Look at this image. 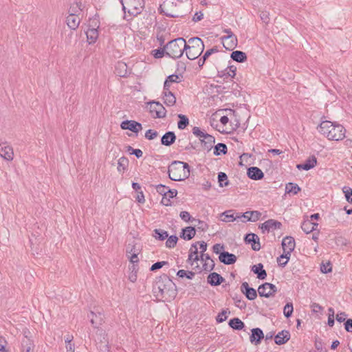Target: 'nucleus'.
Segmentation results:
<instances>
[{
  "instance_id": "f257e3e1",
  "label": "nucleus",
  "mask_w": 352,
  "mask_h": 352,
  "mask_svg": "<svg viewBox=\"0 0 352 352\" xmlns=\"http://www.w3.org/2000/svg\"><path fill=\"white\" fill-rule=\"evenodd\" d=\"M153 291L156 298L162 301L170 302L177 296L176 285L166 274L157 278Z\"/></svg>"
},
{
  "instance_id": "f03ea898",
  "label": "nucleus",
  "mask_w": 352,
  "mask_h": 352,
  "mask_svg": "<svg viewBox=\"0 0 352 352\" xmlns=\"http://www.w3.org/2000/svg\"><path fill=\"white\" fill-rule=\"evenodd\" d=\"M318 131L329 140L339 141L345 138L346 129L337 122L322 121L319 125Z\"/></svg>"
},
{
  "instance_id": "7ed1b4c3",
  "label": "nucleus",
  "mask_w": 352,
  "mask_h": 352,
  "mask_svg": "<svg viewBox=\"0 0 352 352\" xmlns=\"http://www.w3.org/2000/svg\"><path fill=\"white\" fill-rule=\"evenodd\" d=\"M169 178L173 181H182L189 177V165L181 161H173L168 166Z\"/></svg>"
},
{
  "instance_id": "20e7f679",
  "label": "nucleus",
  "mask_w": 352,
  "mask_h": 352,
  "mask_svg": "<svg viewBox=\"0 0 352 352\" xmlns=\"http://www.w3.org/2000/svg\"><path fill=\"white\" fill-rule=\"evenodd\" d=\"M120 1L124 12V19L126 21L131 19L128 16H135L141 14L144 7V0H120Z\"/></svg>"
},
{
  "instance_id": "39448f33",
  "label": "nucleus",
  "mask_w": 352,
  "mask_h": 352,
  "mask_svg": "<svg viewBox=\"0 0 352 352\" xmlns=\"http://www.w3.org/2000/svg\"><path fill=\"white\" fill-rule=\"evenodd\" d=\"M187 47V43L183 38H177L169 41L166 45V56L173 58H180Z\"/></svg>"
},
{
  "instance_id": "423d86ee",
  "label": "nucleus",
  "mask_w": 352,
  "mask_h": 352,
  "mask_svg": "<svg viewBox=\"0 0 352 352\" xmlns=\"http://www.w3.org/2000/svg\"><path fill=\"white\" fill-rule=\"evenodd\" d=\"M84 6L81 0L76 1L69 10V15L65 22H80L82 19V10Z\"/></svg>"
},
{
  "instance_id": "0eeeda50",
  "label": "nucleus",
  "mask_w": 352,
  "mask_h": 352,
  "mask_svg": "<svg viewBox=\"0 0 352 352\" xmlns=\"http://www.w3.org/2000/svg\"><path fill=\"white\" fill-rule=\"evenodd\" d=\"M147 108L152 117L163 118L166 117V110L159 102L151 101L147 103Z\"/></svg>"
},
{
  "instance_id": "6e6552de",
  "label": "nucleus",
  "mask_w": 352,
  "mask_h": 352,
  "mask_svg": "<svg viewBox=\"0 0 352 352\" xmlns=\"http://www.w3.org/2000/svg\"><path fill=\"white\" fill-rule=\"evenodd\" d=\"M258 292L260 296L269 298L274 296L277 292V287L272 283H265L258 287Z\"/></svg>"
},
{
  "instance_id": "1a4fd4ad",
  "label": "nucleus",
  "mask_w": 352,
  "mask_h": 352,
  "mask_svg": "<svg viewBox=\"0 0 352 352\" xmlns=\"http://www.w3.org/2000/svg\"><path fill=\"white\" fill-rule=\"evenodd\" d=\"M88 318H90V322L95 328H99L104 322V316L102 313L99 311H91L89 314H88Z\"/></svg>"
},
{
  "instance_id": "9d476101",
  "label": "nucleus",
  "mask_w": 352,
  "mask_h": 352,
  "mask_svg": "<svg viewBox=\"0 0 352 352\" xmlns=\"http://www.w3.org/2000/svg\"><path fill=\"white\" fill-rule=\"evenodd\" d=\"M221 40L223 47L228 50H232L237 44V38L234 34L223 36Z\"/></svg>"
},
{
  "instance_id": "9b49d317",
  "label": "nucleus",
  "mask_w": 352,
  "mask_h": 352,
  "mask_svg": "<svg viewBox=\"0 0 352 352\" xmlns=\"http://www.w3.org/2000/svg\"><path fill=\"white\" fill-rule=\"evenodd\" d=\"M246 243H250L254 251H258L261 249V244L258 236L254 233L247 234L244 238Z\"/></svg>"
},
{
  "instance_id": "f8f14e48",
  "label": "nucleus",
  "mask_w": 352,
  "mask_h": 352,
  "mask_svg": "<svg viewBox=\"0 0 352 352\" xmlns=\"http://www.w3.org/2000/svg\"><path fill=\"white\" fill-rule=\"evenodd\" d=\"M241 291L248 300H253L257 296L256 289H254L252 287H250L247 282H243L241 284Z\"/></svg>"
},
{
  "instance_id": "ddd939ff",
  "label": "nucleus",
  "mask_w": 352,
  "mask_h": 352,
  "mask_svg": "<svg viewBox=\"0 0 352 352\" xmlns=\"http://www.w3.org/2000/svg\"><path fill=\"white\" fill-rule=\"evenodd\" d=\"M122 129H128L134 133H138L142 130V124L134 120H124L120 125Z\"/></svg>"
},
{
  "instance_id": "4468645a",
  "label": "nucleus",
  "mask_w": 352,
  "mask_h": 352,
  "mask_svg": "<svg viewBox=\"0 0 352 352\" xmlns=\"http://www.w3.org/2000/svg\"><path fill=\"white\" fill-rule=\"evenodd\" d=\"M0 155L8 161L12 160L14 157L12 148L6 143L0 144Z\"/></svg>"
},
{
  "instance_id": "2eb2a0df",
  "label": "nucleus",
  "mask_w": 352,
  "mask_h": 352,
  "mask_svg": "<svg viewBox=\"0 0 352 352\" xmlns=\"http://www.w3.org/2000/svg\"><path fill=\"white\" fill-rule=\"evenodd\" d=\"M281 226L282 224L280 221L274 219H269L261 225V228L263 232H265V231L270 232V230L280 229Z\"/></svg>"
},
{
  "instance_id": "dca6fc26",
  "label": "nucleus",
  "mask_w": 352,
  "mask_h": 352,
  "mask_svg": "<svg viewBox=\"0 0 352 352\" xmlns=\"http://www.w3.org/2000/svg\"><path fill=\"white\" fill-rule=\"evenodd\" d=\"M96 24L97 23H95V25L93 26L89 25L88 29L85 31L87 41L89 44L94 43L98 38V28L99 27H96Z\"/></svg>"
},
{
  "instance_id": "f3484780",
  "label": "nucleus",
  "mask_w": 352,
  "mask_h": 352,
  "mask_svg": "<svg viewBox=\"0 0 352 352\" xmlns=\"http://www.w3.org/2000/svg\"><path fill=\"white\" fill-rule=\"evenodd\" d=\"M220 262L226 265H232L236 261V256L228 252H222L219 256Z\"/></svg>"
},
{
  "instance_id": "a211bd4d",
  "label": "nucleus",
  "mask_w": 352,
  "mask_h": 352,
  "mask_svg": "<svg viewBox=\"0 0 352 352\" xmlns=\"http://www.w3.org/2000/svg\"><path fill=\"white\" fill-rule=\"evenodd\" d=\"M263 338V332L260 328H254L252 329L250 340L252 344L255 345L260 344Z\"/></svg>"
},
{
  "instance_id": "6ab92c4d",
  "label": "nucleus",
  "mask_w": 352,
  "mask_h": 352,
  "mask_svg": "<svg viewBox=\"0 0 352 352\" xmlns=\"http://www.w3.org/2000/svg\"><path fill=\"white\" fill-rule=\"evenodd\" d=\"M317 164L316 157L314 155L309 157L302 164H297L296 168L299 170H309L313 168Z\"/></svg>"
},
{
  "instance_id": "aec40b11",
  "label": "nucleus",
  "mask_w": 352,
  "mask_h": 352,
  "mask_svg": "<svg viewBox=\"0 0 352 352\" xmlns=\"http://www.w3.org/2000/svg\"><path fill=\"white\" fill-rule=\"evenodd\" d=\"M225 281L220 274L217 272L210 273L207 278V282L212 286H218Z\"/></svg>"
},
{
  "instance_id": "412c9836",
  "label": "nucleus",
  "mask_w": 352,
  "mask_h": 352,
  "mask_svg": "<svg viewBox=\"0 0 352 352\" xmlns=\"http://www.w3.org/2000/svg\"><path fill=\"white\" fill-rule=\"evenodd\" d=\"M248 176L254 180H259L263 178L264 174L263 171L258 167L252 166L248 169Z\"/></svg>"
},
{
  "instance_id": "4be33fe9",
  "label": "nucleus",
  "mask_w": 352,
  "mask_h": 352,
  "mask_svg": "<svg viewBox=\"0 0 352 352\" xmlns=\"http://www.w3.org/2000/svg\"><path fill=\"white\" fill-rule=\"evenodd\" d=\"M290 338V333L289 331L283 330L276 334L274 337V342L278 345L286 343Z\"/></svg>"
},
{
  "instance_id": "5701e85b",
  "label": "nucleus",
  "mask_w": 352,
  "mask_h": 352,
  "mask_svg": "<svg viewBox=\"0 0 352 352\" xmlns=\"http://www.w3.org/2000/svg\"><path fill=\"white\" fill-rule=\"evenodd\" d=\"M201 142V146L204 150L210 151L215 142V138L212 135L208 134L205 138L200 140Z\"/></svg>"
},
{
  "instance_id": "b1692460",
  "label": "nucleus",
  "mask_w": 352,
  "mask_h": 352,
  "mask_svg": "<svg viewBox=\"0 0 352 352\" xmlns=\"http://www.w3.org/2000/svg\"><path fill=\"white\" fill-rule=\"evenodd\" d=\"M199 260V256L198 255V248L197 246V243H192L189 250V254L188 258V263L190 265H193V262H197Z\"/></svg>"
},
{
  "instance_id": "393cba45",
  "label": "nucleus",
  "mask_w": 352,
  "mask_h": 352,
  "mask_svg": "<svg viewBox=\"0 0 352 352\" xmlns=\"http://www.w3.org/2000/svg\"><path fill=\"white\" fill-rule=\"evenodd\" d=\"M187 46L198 50L204 51V44L202 40L198 37H192L188 39Z\"/></svg>"
},
{
  "instance_id": "a878e982",
  "label": "nucleus",
  "mask_w": 352,
  "mask_h": 352,
  "mask_svg": "<svg viewBox=\"0 0 352 352\" xmlns=\"http://www.w3.org/2000/svg\"><path fill=\"white\" fill-rule=\"evenodd\" d=\"M176 140V135L173 131H168L161 138L162 145L169 146L172 145Z\"/></svg>"
},
{
  "instance_id": "bb28decb",
  "label": "nucleus",
  "mask_w": 352,
  "mask_h": 352,
  "mask_svg": "<svg viewBox=\"0 0 352 352\" xmlns=\"http://www.w3.org/2000/svg\"><path fill=\"white\" fill-rule=\"evenodd\" d=\"M283 250L292 252L295 248V240L292 236H285L282 241Z\"/></svg>"
},
{
  "instance_id": "cd10ccee",
  "label": "nucleus",
  "mask_w": 352,
  "mask_h": 352,
  "mask_svg": "<svg viewBox=\"0 0 352 352\" xmlns=\"http://www.w3.org/2000/svg\"><path fill=\"white\" fill-rule=\"evenodd\" d=\"M164 102L166 105L171 107L173 106L176 102V98L175 95L170 91V89L168 90L164 89Z\"/></svg>"
},
{
  "instance_id": "c85d7f7f",
  "label": "nucleus",
  "mask_w": 352,
  "mask_h": 352,
  "mask_svg": "<svg viewBox=\"0 0 352 352\" xmlns=\"http://www.w3.org/2000/svg\"><path fill=\"white\" fill-rule=\"evenodd\" d=\"M318 226V223H314L311 220H304L301 225L302 230L306 233H310L316 230Z\"/></svg>"
},
{
  "instance_id": "c756f323",
  "label": "nucleus",
  "mask_w": 352,
  "mask_h": 352,
  "mask_svg": "<svg viewBox=\"0 0 352 352\" xmlns=\"http://www.w3.org/2000/svg\"><path fill=\"white\" fill-rule=\"evenodd\" d=\"M177 195V190L175 189H170L169 190H166V195L162 197L161 203L166 206H171L170 199L176 197Z\"/></svg>"
},
{
  "instance_id": "7c9ffc66",
  "label": "nucleus",
  "mask_w": 352,
  "mask_h": 352,
  "mask_svg": "<svg viewBox=\"0 0 352 352\" xmlns=\"http://www.w3.org/2000/svg\"><path fill=\"white\" fill-rule=\"evenodd\" d=\"M241 216L245 218L246 221L255 222L260 219L261 213L257 210L248 211L241 214Z\"/></svg>"
},
{
  "instance_id": "2f4dec72",
  "label": "nucleus",
  "mask_w": 352,
  "mask_h": 352,
  "mask_svg": "<svg viewBox=\"0 0 352 352\" xmlns=\"http://www.w3.org/2000/svg\"><path fill=\"white\" fill-rule=\"evenodd\" d=\"M252 272L257 275V278L261 280H263L267 277V272L263 269L262 263L253 265L252 268Z\"/></svg>"
},
{
  "instance_id": "473e14b6",
  "label": "nucleus",
  "mask_w": 352,
  "mask_h": 352,
  "mask_svg": "<svg viewBox=\"0 0 352 352\" xmlns=\"http://www.w3.org/2000/svg\"><path fill=\"white\" fill-rule=\"evenodd\" d=\"M21 352H34V342L25 336V338L21 342Z\"/></svg>"
},
{
  "instance_id": "72a5a7b5",
  "label": "nucleus",
  "mask_w": 352,
  "mask_h": 352,
  "mask_svg": "<svg viewBox=\"0 0 352 352\" xmlns=\"http://www.w3.org/2000/svg\"><path fill=\"white\" fill-rule=\"evenodd\" d=\"M196 234V230L195 227L188 226L182 230V235L180 236L184 240L192 239Z\"/></svg>"
},
{
  "instance_id": "f704fd0d",
  "label": "nucleus",
  "mask_w": 352,
  "mask_h": 352,
  "mask_svg": "<svg viewBox=\"0 0 352 352\" xmlns=\"http://www.w3.org/2000/svg\"><path fill=\"white\" fill-rule=\"evenodd\" d=\"M230 57L233 60L238 63H244L248 58L246 54L239 50L232 52Z\"/></svg>"
},
{
  "instance_id": "c9c22d12",
  "label": "nucleus",
  "mask_w": 352,
  "mask_h": 352,
  "mask_svg": "<svg viewBox=\"0 0 352 352\" xmlns=\"http://www.w3.org/2000/svg\"><path fill=\"white\" fill-rule=\"evenodd\" d=\"M186 51V55L190 60H195L198 58L204 51L198 50L194 48H190L187 46Z\"/></svg>"
},
{
  "instance_id": "e433bc0d",
  "label": "nucleus",
  "mask_w": 352,
  "mask_h": 352,
  "mask_svg": "<svg viewBox=\"0 0 352 352\" xmlns=\"http://www.w3.org/2000/svg\"><path fill=\"white\" fill-rule=\"evenodd\" d=\"M181 81V77L177 74H172L167 77L164 84V89H170V84L173 82H179Z\"/></svg>"
},
{
  "instance_id": "4c0bfd02",
  "label": "nucleus",
  "mask_w": 352,
  "mask_h": 352,
  "mask_svg": "<svg viewBox=\"0 0 352 352\" xmlns=\"http://www.w3.org/2000/svg\"><path fill=\"white\" fill-rule=\"evenodd\" d=\"M300 190L298 185L295 183L289 182L285 186V192L288 194L297 195Z\"/></svg>"
},
{
  "instance_id": "58836bf2",
  "label": "nucleus",
  "mask_w": 352,
  "mask_h": 352,
  "mask_svg": "<svg viewBox=\"0 0 352 352\" xmlns=\"http://www.w3.org/2000/svg\"><path fill=\"white\" fill-rule=\"evenodd\" d=\"M229 325L233 329L236 330H241L245 326L244 323L238 318H234L231 319L229 321Z\"/></svg>"
},
{
  "instance_id": "ea45409f",
  "label": "nucleus",
  "mask_w": 352,
  "mask_h": 352,
  "mask_svg": "<svg viewBox=\"0 0 352 352\" xmlns=\"http://www.w3.org/2000/svg\"><path fill=\"white\" fill-rule=\"evenodd\" d=\"M192 223H195V227H196L198 230L205 232L208 229V223L204 221L192 218Z\"/></svg>"
},
{
  "instance_id": "a19ab883",
  "label": "nucleus",
  "mask_w": 352,
  "mask_h": 352,
  "mask_svg": "<svg viewBox=\"0 0 352 352\" xmlns=\"http://www.w3.org/2000/svg\"><path fill=\"white\" fill-rule=\"evenodd\" d=\"M224 216L223 221L226 222H230L236 220V219L241 218V214L237 213L236 217H234V212L232 210H227L222 214Z\"/></svg>"
},
{
  "instance_id": "79ce46f5",
  "label": "nucleus",
  "mask_w": 352,
  "mask_h": 352,
  "mask_svg": "<svg viewBox=\"0 0 352 352\" xmlns=\"http://www.w3.org/2000/svg\"><path fill=\"white\" fill-rule=\"evenodd\" d=\"M153 236L160 241H164V239L168 238V232L164 230L155 229L153 230Z\"/></svg>"
},
{
  "instance_id": "37998d69",
  "label": "nucleus",
  "mask_w": 352,
  "mask_h": 352,
  "mask_svg": "<svg viewBox=\"0 0 352 352\" xmlns=\"http://www.w3.org/2000/svg\"><path fill=\"white\" fill-rule=\"evenodd\" d=\"M227 146L223 143H219L214 146V155L218 156L219 155L227 153Z\"/></svg>"
},
{
  "instance_id": "c03bdc74",
  "label": "nucleus",
  "mask_w": 352,
  "mask_h": 352,
  "mask_svg": "<svg viewBox=\"0 0 352 352\" xmlns=\"http://www.w3.org/2000/svg\"><path fill=\"white\" fill-rule=\"evenodd\" d=\"M129 165V160L125 157H122L118 160V170L119 172L124 171Z\"/></svg>"
},
{
  "instance_id": "a18cd8bd",
  "label": "nucleus",
  "mask_w": 352,
  "mask_h": 352,
  "mask_svg": "<svg viewBox=\"0 0 352 352\" xmlns=\"http://www.w3.org/2000/svg\"><path fill=\"white\" fill-rule=\"evenodd\" d=\"M178 118H179L177 123L178 128L179 129H184L189 124L188 118L183 114H179Z\"/></svg>"
},
{
  "instance_id": "49530a36",
  "label": "nucleus",
  "mask_w": 352,
  "mask_h": 352,
  "mask_svg": "<svg viewBox=\"0 0 352 352\" xmlns=\"http://www.w3.org/2000/svg\"><path fill=\"white\" fill-rule=\"evenodd\" d=\"M126 68H127V66L124 63H122V62L118 63L116 67L118 75L120 76H122V77L125 76L127 73Z\"/></svg>"
},
{
  "instance_id": "de8ad7c7",
  "label": "nucleus",
  "mask_w": 352,
  "mask_h": 352,
  "mask_svg": "<svg viewBox=\"0 0 352 352\" xmlns=\"http://www.w3.org/2000/svg\"><path fill=\"white\" fill-rule=\"evenodd\" d=\"M218 182L219 183L220 187L227 186H228L229 182L228 179V176L225 173L220 172L218 174Z\"/></svg>"
},
{
  "instance_id": "09e8293b",
  "label": "nucleus",
  "mask_w": 352,
  "mask_h": 352,
  "mask_svg": "<svg viewBox=\"0 0 352 352\" xmlns=\"http://www.w3.org/2000/svg\"><path fill=\"white\" fill-rule=\"evenodd\" d=\"M151 54L155 58H162L164 55H166V45H164V47L162 48L160 47L158 49L153 50Z\"/></svg>"
},
{
  "instance_id": "8fccbe9b",
  "label": "nucleus",
  "mask_w": 352,
  "mask_h": 352,
  "mask_svg": "<svg viewBox=\"0 0 352 352\" xmlns=\"http://www.w3.org/2000/svg\"><path fill=\"white\" fill-rule=\"evenodd\" d=\"M217 78L222 79L223 81H228L229 80H232V78H234L230 74V73H229L226 69L218 72Z\"/></svg>"
},
{
  "instance_id": "3c124183",
  "label": "nucleus",
  "mask_w": 352,
  "mask_h": 352,
  "mask_svg": "<svg viewBox=\"0 0 352 352\" xmlns=\"http://www.w3.org/2000/svg\"><path fill=\"white\" fill-rule=\"evenodd\" d=\"M177 237L175 235L169 236L166 241V246L168 248H173L177 242Z\"/></svg>"
},
{
  "instance_id": "603ef678",
  "label": "nucleus",
  "mask_w": 352,
  "mask_h": 352,
  "mask_svg": "<svg viewBox=\"0 0 352 352\" xmlns=\"http://www.w3.org/2000/svg\"><path fill=\"white\" fill-rule=\"evenodd\" d=\"M293 310H294V308H293L292 303V302L287 303L285 305L284 309H283L284 316L286 318H289L292 314Z\"/></svg>"
},
{
  "instance_id": "864d4df0",
  "label": "nucleus",
  "mask_w": 352,
  "mask_h": 352,
  "mask_svg": "<svg viewBox=\"0 0 352 352\" xmlns=\"http://www.w3.org/2000/svg\"><path fill=\"white\" fill-rule=\"evenodd\" d=\"M342 191L344 194L346 201L349 203H352V188L348 186H344L342 188Z\"/></svg>"
},
{
  "instance_id": "5fc2aeb1",
  "label": "nucleus",
  "mask_w": 352,
  "mask_h": 352,
  "mask_svg": "<svg viewBox=\"0 0 352 352\" xmlns=\"http://www.w3.org/2000/svg\"><path fill=\"white\" fill-rule=\"evenodd\" d=\"M155 187L157 192L160 195H162V196L166 195V190H170L168 186H166L165 185H163V184H158V185L155 186Z\"/></svg>"
},
{
  "instance_id": "6e6d98bb",
  "label": "nucleus",
  "mask_w": 352,
  "mask_h": 352,
  "mask_svg": "<svg viewBox=\"0 0 352 352\" xmlns=\"http://www.w3.org/2000/svg\"><path fill=\"white\" fill-rule=\"evenodd\" d=\"M144 19L148 21V22H157L155 12L145 13L144 14Z\"/></svg>"
},
{
  "instance_id": "4d7b16f0",
  "label": "nucleus",
  "mask_w": 352,
  "mask_h": 352,
  "mask_svg": "<svg viewBox=\"0 0 352 352\" xmlns=\"http://www.w3.org/2000/svg\"><path fill=\"white\" fill-rule=\"evenodd\" d=\"M320 270L324 274L331 272L332 270L331 263L329 261L327 262L326 263H322L320 266Z\"/></svg>"
},
{
  "instance_id": "13d9d810",
  "label": "nucleus",
  "mask_w": 352,
  "mask_h": 352,
  "mask_svg": "<svg viewBox=\"0 0 352 352\" xmlns=\"http://www.w3.org/2000/svg\"><path fill=\"white\" fill-rule=\"evenodd\" d=\"M214 262L212 259L210 260V261H207V262H205L203 264V268L205 271L210 272L214 269Z\"/></svg>"
},
{
  "instance_id": "bf43d9fd",
  "label": "nucleus",
  "mask_w": 352,
  "mask_h": 352,
  "mask_svg": "<svg viewBox=\"0 0 352 352\" xmlns=\"http://www.w3.org/2000/svg\"><path fill=\"white\" fill-rule=\"evenodd\" d=\"M291 252H287V250H283V254L280 256V259H285L283 263H281V267H285L290 258Z\"/></svg>"
},
{
  "instance_id": "052dcab7",
  "label": "nucleus",
  "mask_w": 352,
  "mask_h": 352,
  "mask_svg": "<svg viewBox=\"0 0 352 352\" xmlns=\"http://www.w3.org/2000/svg\"><path fill=\"white\" fill-rule=\"evenodd\" d=\"M168 264L167 261H158L153 264L151 267V271H155L162 268L163 266Z\"/></svg>"
},
{
  "instance_id": "680f3d73",
  "label": "nucleus",
  "mask_w": 352,
  "mask_h": 352,
  "mask_svg": "<svg viewBox=\"0 0 352 352\" xmlns=\"http://www.w3.org/2000/svg\"><path fill=\"white\" fill-rule=\"evenodd\" d=\"M157 135L158 133L156 131L148 129L145 133V138L148 140H153L157 136Z\"/></svg>"
},
{
  "instance_id": "e2e57ef3",
  "label": "nucleus",
  "mask_w": 352,
  "mask_h": 352,
  "mask_svg": "<svg viewBox=\"0 0 352 352\" xmlns=\"http://www.w3.org/2000/svg\"><path fill=\"white\" fill-rule=\"evenodd\" d=\"M192 133L197 137H199V138H204L205 135H208V133L201 131L200 129L197 126H195L192 129Z\"/></svg>"
},
{
  "instance_id": "0e129e2a",
  "label": "nucleus",
  "mask_w": 352,
  "mask_h": 352,
  "mask_svg": "<svg viewBox=\"0 0 352 352\" xmlns=\"http://www.w3.org/2000/svg\"><path fill=\"white\" fill-rule=\"evenodd\" d=\"M179 216L182 220L184 221H191L192 222V217L190 214V213L187 211H182L180 212Z\"/></svg>"
},
{
  "instance_id": "69168bd1",
  "label": "nucleus",
  "mask_w": 352,
  "mask_h": 352,
  "mask_svg": "<svg viewBox=\"0 0 352 352\" xmlns=\"http://www.w3.org/2000/svg\"><path fill=\"white\" fill-rule=\"evenodd\" d=\"M128 151H131V154L135 155L136 156V157H138V158H140L141 157H142L143 152L140 149H138V148L134 149L131 146H129L128 147Z\"/></svg>"
},
{
  "instance_id": "338daca9",
  "label": "nucleus",
  "mask_w": 352,
  "mask_h": 352,
  "mask_svg": "<svg viewBox=\"0 0 352 352\" xmlns=\"http://www.w3.org/2000/svg\"><path fill=\"white\" fill-rule=\"evenodd\" d=\"M234 300L235 305L241 309H245L246 307V303L244 300L238 299L237 298H233Z\"/></svg>"
},
{
  "instance_id": "774afa93",
  "label": "nucleus",
  "mask_w": 352,
  "mask_h": 352,
  "mask_svg": "<svg viewBox=\"0 0 352 352\" xmlns=\"http://www.w3.org/2000/svg\"><path fill=\"white\" fill-rule=\"evenodd\" d=\"M344 328L346 331L352 333V319H347L345 321Z\"/></svg>"
}]
</instances>
